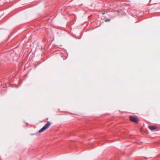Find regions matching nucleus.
<instances>
[{"mask_svg":"<svg viewBox=\"0 0 160 160\" xmlns=\"http://www.w3.org/2000/svg\"><path fill=\"white\" fill-rule=\"evenodd\" d=\"M51 123L50 122H48L45 125H44L40 130L39 131V133L43 132L47 129L50 126Z\"/></svg>","mask_w":160,"mask_h":160,"instance_id":"obj_1","label":"nucleus"},{"mask_svg":"<svg viewBox=\"0 0 160 160\" xmlns=\"http://www.w3.org/2000/svg\"><path fill=\"white\" fill-rule=\"evenodd\" d=\"M130 120L133 122L136 123H138V119L135 117H134L133 116H131L129 117Z\"/></svg>","mask_w":160,"mask_h":160,"instance_id":"obj_2","label":"nucleus"},{"mask_svg":"<svg viewBox=\"0 0 160 160\" xmlns=\"http://www.w3.org/2000/svg\"><path fill=\"white\" fill-rule=\"evenodd\" d=\"M148 128L152 131L153 130L156 129V127L155 126H148Z\"/></svg>","mask_w":160,"mask_h":160,"instance_id":"obj_3","label":"nucleus"},{"mask_svg":"<svg viewBox=\"0 0 160 160\" xmlns=\"http://www.w3.org/2000/svg\"><path fill=\"white\" fill-rule=\"evenodd\" d=\"M102 14H104V13H102Z\"/></svg>","mask_w":160,"mask_h":160,"instance_id":"obj_4","label":"nucleus"}]
</instances>
